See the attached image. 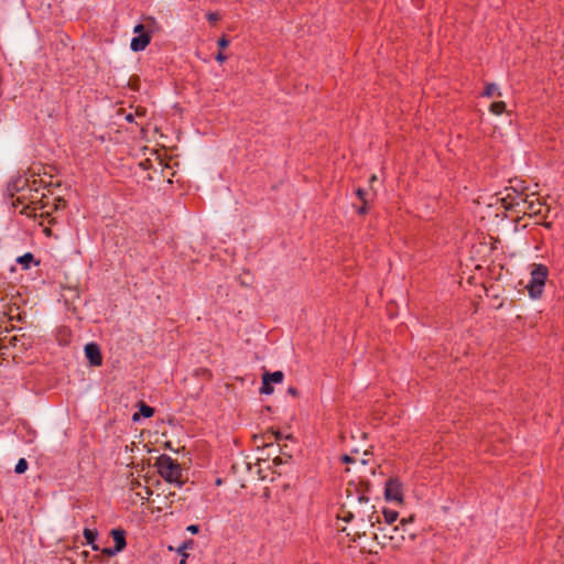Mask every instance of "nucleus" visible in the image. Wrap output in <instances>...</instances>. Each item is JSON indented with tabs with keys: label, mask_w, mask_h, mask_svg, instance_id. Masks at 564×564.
Here are the masks:
<instances>
[{
	"label": "nucleus",
	"mask_w": 564,
	"mask_h": 564,
	"mask_svg": "<svg viewBox=\"0 0 564 564\" xmlns=\"http://www.w3.org/2000/svg\"><path fill=\"white\" fill-rule=\"evenodd\" d=\"M367 490V488H362L358 484L349 482L337 516L338 519L345 522L358 519L361 522H368L371 527L380 523V518L375 511V506L370 503Z\"/></svg>",
	"instance_id": "1"
},
{
	"label": "nucleus",
	"mask_w": 564,
	"mask_h": 564,
	"mask_svg": "<svg viewBox=\"0 0 564 564\" xmlns=\"http://www.w3.org/2000/svg\"><path fill=\"white\" fill-rule=\"evenodd\" d=\"M155 466L158 468V473L164 478L167 482H174L178 487L182 486V468L181 465L173 459L171 456L166 454H162L158 457Z\"/></svg>",
	"instance_id": "2"
},
{
	"label": "nucleus",
	"mask_w": 564,
	"mask_h": 564,
	"mask_svg": "<svg viewBox=\"0 0 564 564\" xmlns=\"http://www.w3.org/2000/svg\"><path fill=\"white\" fill-rule=\"evenodd\" d=\"M530 275L531 279L527 285L528 293L532 299H540L549 276V269L542 263H534Z\"/></svg>",
	"instance_id": "3"
},
{
	"label": "nucleus",
	"mask_w": 564,
	"mask_h": 564,
	"mask_svg": "<svg viewBox=\"0 0 564 564\" xmlns=\"http://www.w3.org/2000/svg\"><path fill=\"white\" fill-rule=\"evenodd\" d=\"M412 521H413V518L410 517L409 519H402L400 521V525H395V527L389 525V527H382V528L380 527L379 531L382 534V539H388L393 549L400 547L401 543L405 539V536H404V533L406 531L405 525Z\"/></svg>",
	"instance_id": "4"
},
{
	"label": "nucleus",
	"mask_w": 564,
	"mask_h": 564,
	"mask_svg": "<svg viewBox=\"0 0 564 564\" xmlns=\"http://www.w3.org/2000/svg\"><path fill=\"white\" fill-rule=\"evenodd\" d=\"M512 193H508L502 199V204L506 209H520L522 205H525L527 194L524 193L525 187L519 191L517 187H511Z\"/></svg>",
	"instance_id": "5"
},
{
	"label": "nucleus",
	"mask_w": 564,
	"mask_h": 564,
	"mask_svg": "<svg viewBox=\"0 0 564 564\" xmlns=\"http://www.w3.org/2000/svg\"><path fill=\"white\" fill-rule=\"evenodd\" d=\"M384 497L388 501L401 503L403 501V491L401 482L395 478H389L386 482Z\"/></svg>",
	"instance_id": "6"
},
{
	"label": "nucleus",
	"mask_w": 564,
	"mask_h": 564,
	"mask_svg": "<svg viewBox=\"0 0 564 564\" xmlns=\"http://www.w3.org/2000/svg\"><path fill=\"white\" fill-rule=\"evenodd\" d=\"M110 534L115 541V546L113 547H105L102 550V553L108 556H113L117 553L121 552L127 545L126 531L123 529H112Z\"/></svg>",
	"instance_id": "7"
},
{
	"label": "nucleus",
	"mask_w": 564,
	"mask_h": 564,
	"mask_svg": "<svg viewBox=\"0 0 564 564\" xmlns=\"http://www.w3.org/2000/svg\"><path fill=\"white\" fill-rule=\"evenodd\" d=\"M37 182L42 183V180H33L32 186H29L28 192L29 194L22 193V195L18 196L15 200H13V205L17 206L18 204H24L25 200H29L31 205H34V207H37L39 204V188L35 187Z\"/></svg>",
	"instance_id": "8"
},
{
	"label": "nucleus",
	"mask_w": 564,
	"mask_h": 564,
	"mask_svg": "<svg viewBox=\"0 0 564 564\" xmlns=\"http://www.w3.org/2000/svg\"><path fill=\"white\" fill-rule=\"evenodd\" d=\"M543 204L540 202L534 194H527L525 205H522V208L518 209V213L531 214V215H541L542 214Z\"/></svg>",
	"instance_id": "9"
},
{
	"label": "nucleus",
	"mask_w": 564,
	"mask_h": 564,
	"mask_svg": "<svg viewBox=\"0 0 564 564\" xmlns=\"http://www.w3.org/2000/svg\"><path fill=\"white\" fill-rule=\"evenodd\" d=\"M85 356L91 366L98 367L102 364L100 347L96 343H89L85 346Z\"/></svg>",
	"instance_id": "10"
},
{
	"label": "nucleus",
	"mask_w": 564,
	"mask_h": 564,
	"mask_svg": "<svg viewBox=\"0 0 564 564\" xmlns=\"http://www.w3.org/2000/svg\"><path fill=\"white\" fill-rule=\"evenodd\" d=\"M150 42H151L150 33H142L138 36H134L131 40L130 47L133 52H141V51L145 50V47L150 44Z\"/></svg>",
	"instance_id": "11"
},
{
	"label": "nucleus",
	"mask_w": 564,
	"mask_h": 564,
	"mask_svg": "<svg viewBox=\"0 0 564 564\" xmlns=\"http://www.w3.org/2000/svg\"><path fill=\"white\" fill-rule=\"evenodd\" d=\"M153 414H154V409L152 406L141 402L139 413H134L132 419H133V421H138L140 415L148 419V417L153 416Z\"/></svg>",
	"instance_id": "12"
},
{
	"label": "nucleus",
	"mask_w": 564,
	"mask_h": 564,
	"mask_svg": "<svg viewBox=\"0 0 564 564\" xmlns=\"http://www.w3.org/2000/svg\"><path fill=\"white\" fill-rule=\"evenodd\" d=\"M262 377L267 379L271 384L272 383H281L284 379V373L281 370H276L274 372L265 371Z\"/></svg>",
	"instance_id": "13"
},
{
	"label": "nucleus",
	"mask_w": 564,
	"mask_h": 564,
	"mask_svg": "<svg viewBox=\"0 0 564 564\" xmlns=\"http://www.w3.org/2000/svg\"><path fill=\"white\" fill-rule=\"evenodd\" d=\"M195 542L194 540H187L185 541L178 549H177V552L178 554L182 555V558L178 564H186L187 562V558H188V554L185 552L187 549H192L194 546Z\"/></svg>",
	"instance_id": "14"
},
{
	"label": "nucleus",
	"mask_w": 564,
	"mask_h": 564,
	"mask_svg": "<svg viewBox=\"0 0 564 564\" xmlns=\"http://www.w3.org/2000/svg\"><path fill=\"white\" fill-rule=\"evenodd\" d=\"M84 536L88 544L93 546L94 550H98V547L94 544L95 540L97 539V531L91 529H84Z\"/></svg>",
	"instance_id": "15"
},
{
	"label": "nucleus",
	"mask_w": 564,
	"mask_h": 564,
	"mask_svg": "<svg viewBox=\"0 0 564 564\" xmlns=\"http://www.w3.org/2000/svg\"><path fill=\"white\" fill-rule=\"evenodd\" d=\"M52 204L51 202V196L46 193H42L40 198H39V204H37V207H33V210L35 209H45L47 207H50Z\"/></svg>",
	"instance_id": "16"
},
{
	"label": "nucleus",
	"mask_w": 564,
	"mask_h": 564,
	"mask_svg": "<svg viewBox=\"0 0 564 564\" xmlns=\"http://www.w3.org/2000/svg\"><path fill=\"white\" fill-rule=\"evenodd\" d=\"M383 517L387 523V527L392 525V523L398 519V512L394 510L383 509Z\"/></svg>",
	"instance_id": "17"
},
{
	"label": "nucleus",
	"mask_w": 564,
	"mask_h": 564,
	"mask_svg": "<svg viewBox=\"0 0 564 564\" xmlns=\"http://www.w3.org/2000/svg\"><path fill=\"white\" fill-rule=\"evenodd\" d=\"M34 260V256L31 252H26L25 254L19 257L17 259L18 263H20L23 269H29L30 263Z\"/></svg>",
	"instance_id": "18"
},
{
	"label": "nucleus",
	"mask_w": 564,
	"mask_h": 564,
	"mask_svg": "<svg viewBox=\"0 0 564 564\" xmlns=\"http://www.w3.org/2000/svg\"><path fill=\"white\" fill-rule=\"evenodd\" d=\"M506 110V104L503 101L492 102L490 111L495 115H501Z\"/></svg>",
	"instance_id": "19"
},
{
	"label": "nucleus",
	"mask_w": 564,
	"mask_h": 564,
	"mask_svg": "<svg viewBox=\"0 0 564 564\" xmlns=\"http://www.w3.org/2000/svg\"><path fill=\"white\" fill-rule=\"evenodd\" d=\"M273 392V387L272 384L262 377V386L260 388V393L261 394H271Z\"/></svg>",
	"instance_id": "20"
},
{
	"label": "nucleus",
	"mask_w": 564,
	"mask_h": 564,
	"mask_svg": "<svg viewBox=\"0 0 564 564\" xmlns=\"http://www.w3.org/2000/svg\"><path fill=\"white\" fill-rule=\"evenodd\" d=\"M53 209H64L66 207V200L62 197H54L52 200Z\"/></svg>",
	"instance_id": "21"
},
{
	"label": "nucleus",
	"mask_w": 564,
	"mask_h": 564,
	"mask_svg": "<svg viewBox=\"0 0 564 564\" xmlns=\"http://www.w3.org/2000/svg\"><path fill=\"white\" fill-rule=\"evenodd\" d=\"M28 462L24 458H20L15 465L14 471L17 474H23L28 469Z\"/></svg>",
	"instance_id": "22"
},
{
	"label": "nucleus",
	"mask_w": 564,
	"mask_h": 564,
	"mask_svg": "<svg viewBox=\"0 0 564 564\" xmlns=\"http://www.w3.org/2000/svg\"><path fill=\"white\" fill-rule=\"evenodd\" d=\"M497 89L498 88H497V86L495 84H488V85H486L482 95L486 96V97H494L496 91H497Z\"/></svg>",
	"instance_id": "23"
},
{
	"label": "nucleus",
	"mask_w": 564,
	"mask_h": 564,
	"mask_svg": "<svg viewBox=\"0 0 564 564\" xmlns=\"http://www.w3.org/2000/svg\"><path fill=\"white\" fill-rule=\"evenodd\" d=\"M206 18H207V20H208L210 23H213V24H215L217 21H219V20H220V15H219V13H217V12H208V13L206 14Z\"/></svg>",
	"instance_id": "24"
},
{
	"label": "nucleus",
	"mask_w": 564,
	"mask_h": 564,
	"mask_svg": "<svg viewBox=\"0 0 564 564\" xmlns=\"http://www.w3.org/2000/svg\"><path fill=\"white\" fill-rule=\"evenodd\" d=\"M141 499H149L152 495V490L148 487L143 488V491L137 494Z\"/></svg>",
	"instance_id": "25"
},
{
	"label": "nucleus",
	"mask_w": 564,
	"mask_h": 564,
	"mask_svg": "<svg viewBox=\"0 0 564 564\" xmlns=\"http://www.w3.org/2000/svg\"><path fill=\"white\" fill-rule=\"evenodd\" d=\"M356 195L358 196V198H359L362 203H368V202H367V198H366V196H367V192H366L365 189H362V188H358V189L356 191Z\"/></svg>",
	"instance_id": "26"
},
{
	"label": "nucleus",
	"mask_w": 564,
	"mask_h": 564,
	"mask_svg": "<svg viewBox=\"0 0 564 564\" xmlns=\"http://www.w3.org/2000/svg\"><path fill=\"white\" fill-rule=\"evenodd\" d=\"M219 48H226L229 45V40L224 35L217 42Z\"/></svg>",
	"instance_id": "27"
},
{
	"label": "nucleus",
	"mask_w": 564,
	"mask_h": 564,
	"mask_svg": "<svg viewBox=\"0 0 564 564\" xmlns=\"http://www.w3.org/2000/svg\"><path fill=\"white\" fill-rule=\"evenodd\" d=\"M26 184V181H22V180H19L15 184H14V188L17 192H24V185Z\"/></svg>",
	"instance_id": "28"
},
{
	"label": "nucleus",
	"mask_w": 564,
	"mask_h": 564,
	"mask_svg": "<svg viewBox=\"0 0 564 564\" xmlns=\"http://www.w3.org/2000/svg\"><path fill=\"white\" fill-rule=\"evenodd\" d=\"M186 530L188 532H191L192 534H197L199 532V525L197 524H191L186 528Z\"/></svg>",
	"instance_id": "29"
},
{
	"label": "nucleus",
	"mask_w": 564,
	"mask_h": 564,
	"mask_svg": "<svg viewBox=\"0 0 564 564\" xmlns=\"http://www.w3.org/2000/svg\"><path fill=\"white\" fill-rule=\"evenodd\" d=\"M133 32L134 33H138L139 35L142 34V33H145L144 32V25L143 24H137L133 29Z\"/></svg>",
	"instance_id": "30"
},
{
	"label": "nucleus",
	"mask_w": 564,
	"mask_h": 564,
	"mask_svg": "<svg viewBox=\"0 0 564 564\" xmlns=\"http://www.w3.org/2000/svg\"><path fill=\"white\" fill-rule=\"evenodd\" d=\"M357 212H358V214H360V215H365V214H367V213H368V206H367V203H362V206H360V207L358 208V210H357Z\"/></svg>",
	"instance_id": "31"
},
{
	"label": "nucleus",
	"mask_w": 564,
	"mask_h": 564,
	"mask_svg": "<svg viewBox=\"0 0 564 564\" xmlns=\"http://www.w3.org/2000/svg\"><path fill=\"white\" fill-rule=\"evenodd\" d=\"M216 61L219 62V63H224L226 59H227V56L224 55L221 52H219L217 55H216Z\"/></svg>",
	"instance_id": "32"
},
{
	"label": "nucleus",
	"mask_w": 564,
	"mask_h": 564,
	"mask_svg": "<svg viewBox=\"0 0 564 564\" xmlns=\"http://www.w3.org/2000/svg\"><path fill=\"white\" fill-rule=\"evenodd\" d=\"M288 393H289V394H291V395H293V397H297V395H299V391H297V389H296V388H294V387H290V388L288 389Z\"/></svg>",
	"instance_id": "33"
},
{
	"label": "nucleus",
	"mask_w": 564,
	"mask_h": 564,
	"mask_svg": "<svg viewBox=\"0 0 564 564\" xmlns=\"http://www.w3.org/2000/svg\"><path fill=\"white\" fill-rule=\"evenodd\" d=\"M341 460H343L344 463H350V462H352V458H351L349 455H344V456L341 457Z\"/></svg>",
	"instance_id": "34"
},
{
	"label": "nucleus",
	"mask_w": 564,
	"mask_h": 564,
	"mask_svg": "<svg viewBox=\"0 0 564 564\" xmlns=\"http://www.w3.org/2000/svg\"><path fill=\"white\" fill-rule=\"evenodd\" d=\"M272 434L274 435L276 441H279L282 437L281 432H273Z\"/></svg>",
	"instance_id": "35"
},
{
	"label": "nucleus",
	"mask_w": 564,
	"mask_h": 564,
	"mask_svg": "<svg viewBox=\"0 0 564 564\" xmlns=\"http://www.w3.org/2000/svg\"><path fill=\"white\" fill-rule=\"evenodd\" d=\"M148 21L151 22V24H155V20L152 17L148 18Z\"/></svg>",
	"instance_id": "36"
},
{
	"label": "nucleus",
	"mask_w": 564,
	"mask_h": 564,
	"mask_svg": "<svg viewBox=\"0 0 564 564\" xmlns=\"http://www.w3.org/2000/svg\"><path fill=\"white\" fill-rule=\"evenodd\" d=\"M375 181H377V176H376V175H371V177H370L369 182H370V183H372V182H375Z\"/></svg>",
	"instance_id": "37"
},
{
	"label": "nucleus",
	"mask_w": 564,
	"mask_h": 564,
	"mask_svg": "<svg viewBox=\"0 0 564 564\" xmlns=\"http://www.w3.org/2000/svg\"><path fill=\"white\" fill-rule=\"evenodd\" d=\"M29 208H30V205H26L25 209H29ZM21 213H23L24 215H30V213H28L26 210H22Z\"/></svg>",
	"instance_id": "38"
},
{
	"label": "nucleus",
	"mask_w": 564,
	"mask_h": 564,
	"mask_svg": "<svg viewBox=\"0 0 564 564\" xmlns=\"http://www.w3.org/2000/svg\"><path fill=\"white\" fill-rule=\"evenodd\" d=\"M131 119H132V116H131V115H129V116L127 117V120H131Z\"/></svg>",
	"instance_id": "39"
},
{
	"label": "nucleus",
	"mask_w": 564,
	"mask_h": 564,
	"mask_svg": "<svg viewBox=\"0 0 564 564\" xmlns=\"http://www.w3.org/2000/svg\"><path fill=\"white\" fill-rule=\"evenodd\" d=\"M522 187H523L522 185H518V186H517V188H518L519 191H521V188H522Z\"/></svg>",
	"instance_id": "40"
}]
</instances>
